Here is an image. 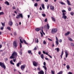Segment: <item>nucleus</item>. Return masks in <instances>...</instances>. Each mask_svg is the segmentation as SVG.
<instances>
[{
    "label": "nucleus",
    "mask_w": 74,
    "mask_h": 74,
    "mask_svg": "<svg viewBox=\"0 0 74 74\" xmlns=\"http://www.w3.org/2000/svg\"><path fill=\"white\" fill-rule=\"evenodd\" d=\"M68 38H69V40H70V41H72L73 39H72V38H71L70 37H69Z\"/></svg>",
    "instance_id": "27"
},
{
    "label": "nucleus",
    "mask_w": 74,
    "mask_h": 74,
    "mask_svg": "<svg viewBox=\"0 0 74 74\" xmlns=\"http://www.w3.org/2000/svg\"><path fill=\"white\" fill-rule=\"evenodd\" d=\"M36 40L35 42L36 43H38V38H37L36 40Z\"/></svg>",
    "instance_id": "30"
},
{
    "label": "nucleus",
    "mask_w": 74,
    "mask_h": 74,
    "mask_svg": "<svg viewBox=\"0 0 74 74\" xmlns=\"http://www.w3.org/2000/svg\"><path fill=\"white\" fill-rule=\"evenodd\" d=\"M71 15H74V13L73 12H71Z\"/></svg>",
    "instance_id": "46"
},
{
    "label": "nucleus",
    "mask_w": 74,
    "mask_h": 74,
    "mask_svg": "<svg viewBox=\"0 0 74 74\" xmlns=\"http://www.w3.org/2000/svg\"><path fill=\"white\" fill-rule=\"evenodd\" d=\"M5 4H7V5H10V3H9V2L7 1H6L5 2Z\"/></svg>",
    "instance_id": "16"
},
{
    "label": "nucleus",
    "mask_w": 74,
    "mask_h": 74,
    "mask_svg": "<svg viewBox=\"0 0 74 74\" xmlns=\"http://www.w3.org/2000/svg\"><path fill=\"white\" fill-rule=\"evenodd\" d=\"M70 32H68L65 34V35L68 36V35H69V34H70Z\"/></svg>",
    "instance_id": "18"
},
{
    "label": "nucleus",
    "mask_w": 74,
    "mask_h": 74,
    "mask_svg": "<svg viewBox=\"0 0 74 74\" xmlns=\"http://www.w3.org/2000/svg\"><path fill=\"white\" fill-rule=\"evenodd\" d=\"M50 9L52 11H53L54 10V6L52 5L50 6Z\"/></svg>",
    "instance_id": "12"
},
{
    "label": "nucleus",
    "mask_w": 74,
    "mask_h": 74,
    "mask_svg": "<svg viewBox=\"0 0 74 74\" xmlns=\"http://www.w3.org/2000/svg\"><path fill=\"white\" fill-rule=\"evenodd\" d=\"M20 55H22V51H20Z\"/></svg>",
    "instance_id": "44"
},
{
    "label": "nucleus",
    "mask_w": 74,
    "mask_h": 74,
    "mask_svg": "<svg viewBox=\"0 0 74 74\" xmlns=\"http://www.w3.org/2000/svg\"><path fill=\"white\" fill-rule=\"evenodd\" d=\"M65 52L66 55L65 58H67L69 53H67V51L66 50L65 51Z\"/></svg>",
    "instance_id": "9"
},
{
    "label": "nucleus",
    "mask_w": 74,
    "mask_h": 74,
    "mask_svg": "<svg viewBox=\"0 0 74 74\" xmlns=\"http://www.w3.org/2000/svg\"><path fill=\"white\" fill-rule=\"evenodd\" d=\"M43 68H44L45 70H47V67H46L45 66H43Z\"/></svg>",
    "instance_id": "25"
},
{
    "label": "nucleus",
    "mask_w": 74,
    "mask_h": 74,
    "mask_svg": "<svg viewBox=\"0 0 74 74\" xmlns=\"http://www.w3.org/2000/svg\"><path fill=\"white\" fill-rule=\"evenodd\" d=\"M10 63L11 64H13V65H14V63L12 62V60H11L10 61Z\"/></svg>",
    "instance_id": "22"
},
{
    "label": "nucleus",
    "mask_w": 74,
    "mask_h": 74,
    "mask_svg": "<svg viewBox=\"0 0 74 74\" xmlns=\"http://www.w3.org/2000/svg\"><path fill=\"white\" fill-rule=\"evenodd\" d=\"M13 9L14 10H15L16 9V8L15 6H14L13 7Z\"/></svg>",
    "instance_id": "52"
},
{
    "label": "nucleus",
    "mask_w": 74,
    "mask_h": 74,
    "mask_svg": "<svg viewBox=\"0 0 74 74\" xmlns=\"http://www.w3.org/2000/svg\"><path fill=\"white\" fill-rule=\"evenodd\" d=\"M1 23L2 25L3 26V27H4L5 26V24L3 23L2 22H1Z\"/></svg>",
    "instance_id": "39"
},
{
    "label": "nucleus",
    "mask_w": 74,
    "mask_h": 74,
    "mask_svg": "<svg viewBox=\"0 0 74 74\" xmlns=\"http://www.w3.org/2000/svg\"><path fill=\"white\" fill-rule=\"evenodd\" d=\"M45 29H47V25H45L44 26Z\"/></svg>",
    "instance_id": "62"
},
{
    "label": "nucleus",
    "mask_w": 74,
    "mask_h": 74,
    "mask_svg": "<svg viewBox=\"0 0 74 74\" xmlns=\"http://www.w3.org/2000/svg\"><path fill=\"white\" fill-rule=\"evenodd\" d=\"M23 41L25 43V44H28V43H27L26 42V41H25V40H23Z\"/></svg>",
    "instance_id": "33"
},
{
    "label": "nucleus",
    "mask_w": 74,
    "mask_h": 74,
    "mask_svg": "<svg viewBox=\"0 0 74 74\" xmlns=\"http://www.w3.org/2000/svg\"><path fill=\"white\" fill-rule=\"evenodd\" d=\"M4 29V28L3 27H1V30H3V29Z\"/></svg>",
    "instance_id": "60"
},
{
    "label": "nucleus",
    "mask_w": 74,
    "mask_h": 74,
    "mask_svg": "<svg viewBox=\"0 0 74 74\" xmlns=\"http://www.w3.org/2000/svg\"><path fill=\"white\" fill-rule=\"evenodd\" d=\"M21 62H18V63L17 64H16V66L17 67H19V64H21Z\"/></svg>",
    "instance_id": "20"
},
{
    "label": "nucleus",
    "mask_w": 74,
    "mask_h": 74,
    "mask_svg": "<svg viewBox=\"0 0 74 74\" xmlns=\"http://www.w3.org/2000/svg\"><path fill=\"white\" fill-rule=\"evenodd\" d=\"M38 54L39 55H41V52L40 51L38 52Z\"/></svg>",
    "instance_id": "64"
},
{
    "label": "nucleus",
    "mask_w": 74,
    "mask_h": 74,
    "mask_svg": "<svg viewBox=\"0 0 74 74\" xmlns=\"http://www.w3.org/2000/svg\"><path fill=\"white\" fill-rule=\"evenodd\" d=\"M43 44L44 45H45V44H47V42H46L45 40L43 41Z\"/></svg>",
    "instance_id": "37"
},
{
    "label": "nucleus",
    "mask_w": 74,
    "mask_h": 74,
    "mask_svg": "<svg viewBox=\"0 0 74 74\" xmlns=\"http://www.w3.org/2000/svg\"><path fill=\"white\" fill-rule=\"evenodd\" d=\"M34 5L35 7H37V5H38V4H37V3H36Z\"/></svg>",
    "instance_id": "40"
},
{
    "label": "nucleus",
    "mask_w": 74,
    "mask_h": 74,
    "mask_svg": "<svg viewBox=\"0 0 74 74\" xmlns=\"http://www.w3.org/2000/svg\"><path fill=\"white\" fill-rule=\"evenodd\" d=\"M68 10L69 11H71V8H70V7H69L68 8Z\"/></svg>",
    "instance_id": "36"
},
{
    "label": "nucleus",
    "mask_w": 74,
    "mask_h": 74,
    "mask_svg": "<svg viewBox=\"0 0 74 74\" xmlns=\"http://www.w3.org/2000/svg\"><path fill=\"white\" fill-rule=\"evenodd\" d=\"M45 22H47V18H46L45 20Z\"/></svg>",
    "instance_id": "49"
},
{
    "label": "nucleus",
    "mask_w": 74,
    "mask_h": 74,
    "mask_svg": "<svg viewBox=\"0 0 74 74\" xmlns=\"http://www.w3.org/2000/svg\"><path fill=\"white\" fill-rule=\"evenodd\" d=\"M66 1L68 3V4L69 5H71V4H70V1H69V0H67Z\"/></svg>",
    "instance_id": "15"
},
{
    "label": "nucleus",
    "mask_w": 74,
    "mask_h": 74,
    "mask_svg": "<svg viewBox=\"0 0 74 74\" xmlns=\"http://www.w3.org/2000/svg\"><path fill=\"white\" fill-rule=\"evenodd\" d=\"M49 27H50L49 25L48 24H47V29H49Z\"/></svg>",
    "instance_id": "21"
},
{
    "label": "nucleus",
    "mask_w": 74,
    "mask_h": 74,
    "mask_svg": "<svg viewBox=\"0 0 74 74\" xmlns=\"http://www.w3.org/2000/svg\"><path fill=\"white\" fill-rule=\"evenodd\" d=\"M45 59L47 60H49V59H48V58H45Z\"/></svg>",
    "instance_id": "56"
},
{
    "label": "nucleus",
    "mask_w": 74,
    "mask_h": 74,
    "mask_svg": "<svg viewBox=\"0 0 74 74\" xmlns=\"http://www.w3.org/2000/svg\"><path fill=\"white\" fill-rule=\"evenodd\" d=\"M62 14H63V15H66V13H62Z\"/></svg>",
    "instance_id": "59"
},
{
    "label": "nucleus",
    "mask_w": 74,
    "mask_h": 74,
    "mask_svg": "<svg viewBox=\"0 0 74 74\" xmlns=\"http://www.w3.org/2000/svg\"><path fill=\"white\" fill-rule=\"evenodd\" d=\"M57 31H58V29L56 28H53L52 29L51 32V33H53V34H55V33H56V32H57Z\"/></svg>",
    "instance_id": "3"
},
{
    "label": "nucleus",
    "mask_w": 74,
    "mask_h": 74,
    "mask_svg": "<svg viewBox=\"0 0 74 74\" xmlns=\"http://www.w3.org/2000/svg\"><path fill=\"white\" fill-rule=\"evenodd\" d=\"M25 67L26 65H25V64L21 65V69L22 70V71H23V70H24V69L25 68Z\"/></svg>",
    "instance_id": "6"
},
{
    "label": "nucleus",
    "mask_w": 74,
    "mask_h": 74,
    "mask_svg": "<svg viewBox=\"0 0 74 74\" xmlns=\"http://www.w3.org/2000/svg\"><path fill=\"white\" fill-rule=\"evenodd\" d=\"M17 54V53L16 52L14 51L12 56L10 57V59H14L15 57H17V56H18Z\"/></svg>",
    "instance_id": "1"
},
{
    "label": "nucleus",
    "mask_w": 74,
    "mask_h": 74,
    "mask_svg": "<svg viewBox=\"0 0 74 74\" xmlns=\"http://www.w3.org/2000/svg\"><path fill=\"white\" fill-rule=\"evenodd\" d=\"M14 36H16V32H14Z\"/></svg>",
    "instance_id": "50"
},
{
    "label": "nucleus",
    "mask_w": 74,
    "mask_h": 74,
    "mask_svg": "<svg viewBox=\"0 0 74 74\" xmlns=\"http://www.w3.org/2000/svg\"><path fill=\"white\" fill-rule=\"evenodd\" d=\"M71 46H73V47H74V44L73 43H71Z\"/></svg>",
    "instance_id": "41"
},
{
    "label": "nucleus",
    "mask_w": 74,
    "mask_h": 74,
    "mask_svg": "<svg viewBox=\"0 0 74 74\" xmlns=\"http://www.w3.org/2000/svg\"><path fill=\"white\" fill-rule=\"evenodd\" d=\"M64 53V52H63V50L60 56L61 58H62V56H63Z\"/></svg>",
    "instance_id": "14"
},
{
    "label": "nucleus",
    "mask_w": 74,
    "mask_h": 74,
    "mask_svg": "<svg viewBox=\"0 0 74 74\" xmlns=\"http://www.w3.org/2000/svg\"><path fill=\"white\" fill-rule=\"evenodd\" d=\"M13 24V23L12 21H10L9 22V25H10V26H12V25Z\"/></svg>",
    "instance_id": "11"
},
{
    "label": "nucleus",
    "mask_w": 74,
    "mask_h": 74,
    "mask_svg": "<svg viewBox=\"0 0 74 74\" xmlns=\"http://www.w3.org/2000/svg\"><path fill=\"white\" fill-rule=\"evenodd\" d=\"M4 12H0V15H4Z\"/></svg>",
    "instance_id": "34"
},
{
    "label": "nucleus",
    "mask_w": 74,
    "mask_h": 74,
    "mask_svg": "<svg viewBox=\"0 0 74 74\" xmlns=\"http://www.w3.org/2000/svg\"><path fill=\"white\" fill-rule=\"evenodd\" d=\"M63 73V72L62 71H61L59 72V73H58L57 74H62Z\"/></svg>",
    "instance_id": "32"
},
{
    "label": "nucleus",
    "mask_w": 74,
    "mask_h": 74,
    "mask_svg": "<svg viewBox=\"0 0 74 74\" xmlns=\"http://www.w3.org/2000/svg\"><path fill=\"white\" fill-rule=\"evenodd\" d=\"M33 63L34 66H35V67H37V66L38 65H37V62L35 61L33 62Z\"/></svg>",
    "instance_id": "7"
},
{
    "label": "nucleus",
    "mask_w": 74,
    "mask_h": 74,
    "mask_svg": "<svg viewBox=\"0 0 74 74\" xmlns=\"http://www.w3.org/2000/svg\"><path fill=\"white\" fill-rule=\"evenodd\" d=\"M41 6L42 8L43 9V10H44L45 9V7H44V5L43 4H42L41 5Z\"/></svg>",
    "instance_id": "17"
},
{
    "label": "nucleus",
    "mask_w": 74,
    "mask_h": 74,
    "mask_svg": "<svg viewBox=\"0 0 74 74\" xmlns=\"http://www.w3.org/2000/svg\"><path fill=\"white\" fill-rule=\"evenodd\" d=\"M0 66L2 68H3L5 70L6 67H5V65H4V63L0 62Z\"/></svg>",
    "instance_id": "2"
},
{
    "label": "nucleus",
    "mask_w": 74,
    "mask_h": 74,
    "mask_svg": "<svg viewBox=\"0 0 74 74\" xmlns=\"http://www.w3.org/2000/svg\"><path fill=\"white\" fill-rule=\"evenodd\" d=\"M59 42H62V39H60Z\"/></svg>",
    "instance_id": "58"
},
{
    "label": "nucleus",
    "mask_w": 74,
    "mask_h": 74,
    "mask_svg": "<svg viewBox=\"0 0 74 74\" xmlns=\"http://www.w3.org/2000/svg\"><path fill=\"white\" fill-rule=\"evenodd\" d=\"M19 38H20V41L21 42V43H23V39H22V37H19Z\"/></svg>",
    "instance_id": "8"
},
{
    "label": "nucleus",
    "mask_w": 74,
    "mask_h": 74,
    "mask_svg": "<svg viewBox=\"0 0 74 74\" xmlns=\"http://www.w3.org/2000/svg\"><path fill=\"white\" fill-rule=\"evenodd\" d=\"M20 17H21L22 18H23V16L22 15V14H20L19 15H17V16H16V18L17 19H18V18H19Z\"/></svg>",
    "instance_id": "4"
},
{
    "label": "nucleus",
    "mask_w": 74,
    "mask_h": 74,
    "mask_svg": "<svg viewBox=\"0 0 74 74\" xmlns=\"http://www.w3.org/2000/svg\"><path fill=\"white\" fill-rule=\"evenodd\" d=\"M62 13L66 12V10H62Z\"/></svg>",
    "instance_id": "45"
},
{
    "label": "nucleus",
    "mask_w": 74,
    "mask_h": 74,
    "mask_svg": "<svg viewBox=\"0 0 74 74\" xmlns=\"http://www.w3.org/2000/svg\"><path fill=\"white\" fill-rule=\"evenodd\" d=\"M34 51L37 50V47H35V48L34 49Z\"/></svg>",
    "instance_id": "48"
},
{
    "label": "nucleus",
    "mask_w": 74,
    "mask_h": 74,
    "mask_svg": "<svg viewBox=\"0 0 74 74\" xmlns=\"http://www.w3.org/2000/svg\"><path fill=\"white\" fill-rule=\"evenodd\" d=\"M41 57L42 59H44V54H42L41 55Z\"/></svg>",
    "instance_id": "23"
},
{
    "label": "nucleus",
    "mask_w": 74,
    "mask_h": 74,
    "mask_svg": "<svg viewBox=\"0 0 74 74\" xmlns=\"http://www.w3.org/2000/svg\"><path fill=\"white\" fill-rule=\"evenodd\" d=\"M62 18L63 19H66V18H67V16L66 15H63V16L62 17Z\"/></svg>",
    "instance_id": "13"
},
{
    "label": "nucleus",
    "mask_w": 74,
    "mask_h": 74,
    "mask_svg": "<svg viewBox=\"0 0 74 74\" xmlns=\"http://www.w3.org/2000/svg\"><path fill=\"white\" fill-rule=\"evenodd\" d=\"M51 73L52 74H55V73L54 72L52 71H51Z\"/></svg>",
    "instance_id": "47"
},
{
    "label": "nucleus",
    "mask_w": 74,
    "mask_h": 74,
    "mask_svg": "<svg viewBox=\"0 0 74 74\" xmlns=\"http://www.w3.org/2000/svg\"><path fill=\"white\" fill-rule=\"evenodd\" d=\"M69 74H72V73L71 72H69L68 73Z\"/></svg>",
    "instance_id": "63"
},
{
    "label": "nucleus",
    "mask_w": 74,
    "mask_h": 74,
    "mask_svg": "<svg viewBox=\"0 0 74 74\" xmlns=\"http://www.w3.org/2000/svg\"><path fill=\"white\" fill-rule=\"evenodd\" d=\"M20 48H22V45L21 44V43H20Z\"/></svg>",
    "instance_id": "53"
},
{
    "label": "nucleus",
    "mask_w": 74,
    "mask_h": 74,
    "mask_svg": "<svg viewBox=\"0 0 74 74\" xmlns=\"http://www.w3.org/2000/svg\"><path fill=\"white\" fill-rule=\"evenodd\" d=\"M56 44H57V45H58L59 44V42H58V40H56Z\"/></svg>",
    "instance_id": "31"
},
{
    "label": "nucleus",
    "mask_w": 74,
    "mask_h": 74,
    "mask_svg": "<svg viewBox=\"0 0 74 74\" xmlns=\"http://www.w3.org/2000/svg\"><path fill=\"white\" fill-rule=\"evenodd\" d=\"M38 74H44V72L43 71L41 70L39 72H38Z\"/></svg>",
    "instance_id": "10"
},
{
    "label": "nucleus",
    "mask_w": 74,
    "mask_h": 74,
    "mask_svg": "<svg viewBox=\"0 0 74 74\" xmlns=\"http://www.w3.org/2000/svg\"><path fill=\"white\" fill-rule=\"evenodd\" d=\"M56 50L57 51V52H59V48H56Z\"/></svg>",
    "instance_id": "29"
},
{
    "label": "nucleus",
    "mask_w": 74,
    "mask_h": 74,
    "mask_svg": "<svg viewBox=\"0 0 74 74\" xmlns=\"http://www.w3.org/2000/svg\"><path fill=\"white\" fill-rule=\"evenodd\" d=\"M37 69H38V70H39V71H40V70H41L40 67L38 68Z\"/></svg>",
    "instance_id": "55"
},
{
    "label": "nucleus",
    "mask_w": 74,
    "mask_h": 74,
    "mask_svg": "<svg viewBox=\"0 0 74 74\" xmlns=\"http://www.w3.org/2000/svg\"><path fill=\"white\" fill-rule=\"evenodd\" d=\"M51 18L53 21L55 22V18H54L53 17H51Z\"/></svg>",
    "instance_id": "24"
},
{
    "label": "nucleus",
    "mask_w": 74,
    "mask_h": 74,
    "mask_svg": "<svg viewBox=\"0 0 74 74\" xmlns=\"http://www.w3.org/2000/svg\"><path fill=\"white\" fill-rule=\"evenodd\" d=\"M42 15L43 16V17H45V16H46L45 14H42Z\"/></svg>",
    "instance_id": "43"
},
{
    "label": "nucleus",
    "mask_w": 74,
    "mask_h": 74,
    "mask_svg": "<svg viewBox=\"0 0 74 74\" xmlns=\"http://www.w3.org/2000/svg\"><path fill=\"white\" fill-rule=\"evenodd\" d=\"M36 30L37 32H39V31H40V29L38 28H37L36 29Z\"/></svg>",
    "instance_id": "35"
},
{
    "label": "nucleus",
    "mask_w": 74,
    "mask_h": 74,
    "mask_svg": "<svg viewBox=\"0 0 74 74\" xmlns=\"http://www.w3.org/2000/svg\"><path fill=\"white\" fill-rule=\"evenodd\" d=\"M7 29L9 30H11V28H10V27H7Z\"/></svg>",
    "instance_id": "38"
},
{
    "label": "nucleus",
    "mask_w": 74,
    "mask_h": 74,
    "mask_svg": "<svg viewBox=\"0 0 74 74\" xmlns=\"http://www.w3.org/2000/svg\"><path fill=\"white\" fill-rule=\"evenodd\" d=\"M40 33L41 34V36L42 37L43 36V34H42V33H41V32H40Z\"/></svg>",
    "instance_id": "57"
},
{
    "label": "nucleus",
    "mask_w": 74,
    "mask_h": 74,
    "mask_svg": "<svg viewBox=\"0 0 74 74\" xmlns=\"http://www.w3.org/2000/svg\"><path fill=\"white\" fill-rule=\"evenodd\" d=\"M31 52L32 51H31V50L28 51V53H31Z\"/></svg>",
    "instance_id": "42"
},
{
    "label": "nucleus",
    "mask_w": 74,
    "mask_h": 74,
    "mask_svg": "<svg viewBox=\"0 0 74 74\" xmlns=\"http://www.w3.org/2000/svg\"><path fill=\"white\" fill-rule=\"evenodd\" d=\"M49 5H48L47 6V9H48V10L49 9Z\"/></svg>",
    "instance_id": "51"
},
{
    "label": "nucleus",
    "mask_w": 74,
    "mask_h": 74,
    "mask_svg": "<svg viewBox=\"0 0 74 74\" xmlns=\"http://www.w3.org/2000/svg\"><path fill=\"white\" fill-rule=\"evenodd\" d=\"M61 4H62V5H66V4H65V3H63V2H61L60 3Z\"/></svg>",
    "instance_id": "26"
},
{
    "label": "nucleus",
    "mask_w": 74,
    "mask_h": 74,
    "mask_svg": "<svg viewBox=\"0 0 74 74\" xmlns=\"http://www.w3.org/2000/svg\"><path fill=\"white\" fill-rule=\"evenodd\" d=\"M40 30H42V32L44 33V32H43V27H42L40 28Z\"/></svg>",
    "instance_id": "19"
},
{
    "label": "nucleus",
    "mask_w": 74,
    "mask_h": 74,
    "mask_svg": "<svg viewBox=\"0 0 74 74\" xmlns=\"http://www.w3.org/2000/svg\"><path fill=\"white\" fill-rule=\"evenodd\" d=\"M13 44L14 48H16L18 46V45L16 44V42L15 41H14Z\"/></svg>",
    "instance_id": "5"
},
{
    "label": "nucleus",
    "mask_w": 74,
    "mask_h": 74,
    "mask_svg": "<svg viewBox=\"0 0 74 74\" xmlns=\"http://www.w3.org/2000/svg\"><path fill=\"white\" fill-rule=\"evenodd\" d=\"M48 56L49 57H50V58H52V57L51 56L49 55H48Z\"/></svg>",
    "instance_id": "61"
},
{
    "label": "nucleus",
    "mask_w": 74,
    "mask_h": 74,
    "mask_svg": "<svg viewBox=\"0 0 74 74\" xmlns=\"http://www.w3.org/2000/svg\"><path fill=\"white\" fill-rule=\"evenodd\" d=\"M66 67L68 70L69 69H70V66L69 65H67L66 66Z\"/></svg>",
    "instance_id": "28"
},
{
    "label": "nucleus",
    "mask_w": 74,
    "mask_h": 74,
    "mask_svg": "<svg viewBox=\"0 0 74 74\" xmlns=\"http://www.w3.org/2000/svg\"><path fill=\"white\" fill-rule=\"evenodd\" d=\"M43 64L44 65V66H46V63L44 62L43 63Z\"/></svg>",
    "instance_id": "54"
}]
</instances>
